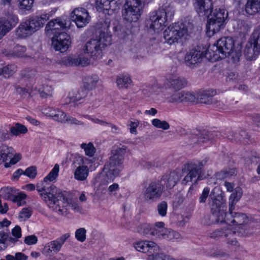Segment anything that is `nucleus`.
<instances>
[{
  "instance_id": "obj_1",
  "label": "nucleus",
  "mask_w": 260,
  "mask_h": 260,
  "mask_svg": "<svg viewBox=\"0 0 260 260\" xmlns=\"http://www.w3.org/2000/svg\"><path fill=\"white\" fill-rule=\"evenodd\" d=\"M241 49V45H236L232 37H222L216 43L209 46L206 50V56L212 61L228 58L230 61L235 63L239 60Z\"/></svg>"
},
{
  "instance_id": "obj_2",
  "label": "nucleus",
  "mask_w": 260,
  "mask_h": 260,
  "mask_svg": "<svg viewBox=\"0 0 260 260\" xmlns=\"http://www.w3.org/2000/svg\"><path fill=\"white\" fill-rule=\"evenodd\" d=\"M127 147L126 146L115 145L111 151L109 161L103 169V183L107 184L113 181L122 169V164Z\"/></svg>"
},
{
  "instance_id": "obj_3",
  "label": "nucleus",
  "mask_w": 260,
  "mask_h": 260,
  "mask_svg": "<svg viewBox=\"0 0 260 260\" xmlns=\"http://www.w3.org/2000/svg\"><path fill=\"white\" fill-rule=\"evenodd\" d=\"M56 10L50 12H43L40 14L30 16L21 22L15 30L16 35L20 38H25L43 27L50 17L55 13Z\"/></svg>"
},
{
  "instance_id": "obj_4",
  "label": "nucleus",
  "mask_w": 260,
  "mask_h": 260,
  "mask_svg": "<svg viewBox=\"0 0 260 260\" xmlns=\"http://www.w3.org/2000/svg\"><path fill=\"white\" fill-rule=\"evenodd\" d=\"M192 28V24L186 21L171 24L164 31L165 42L170 45L183 43L189 35V29Z\"/></svg>"
},
{
  "instance_id": "obj_5",
  "label": "nucleus",
  "mask_w": 260,
  "mask_h": 260,
  "mask_svg": "<svg viewBox=\"0 0 260 260\" xmlns=\"http://www.w3.org/2000/svg\"><path fill=\"white\" fill-rule=\"evenodd\" d=\"M112 43L111 35L108 32H102L99 37L88 41L83 46V51L88 54L94 60L101 59L103 55V50Z\"/></svg>"
},
{
  "instance_id": "obj_6",
  "label": "nucleus",
  "mask_w": 260,
  "mask_h": 260,
  "mask_svg": "<svg viewBox=\"0 0 260 260\" xmlns=\"http://www.w3.org/2000/svg\"><path fill=\"white\" fill-rule=\"evenodd\" d=\"M174 9L171 6L152 12L146 21L147 26L154 32L161 31L174 17Z\"/></svg>"
},
{
  "instance_id": "obj_7",
  "label": "nucleus",
  "mask_w": 260,
  "mask_h": 260,
  "mask_svg": "<svg viewBox=\"0 0 260 260\" xmlns=\"http://www.w3.org/2000/svg\"><path fill=\"white\" fill-rule=\"evenodd\" d=\"M69 206L75 212H81L82 207L79 205L76 200H69L66 197V192L60 190L56 197L51 208L60 215L67 214V207Z\"/></svg>"
},
{
  "instance_id": "obj_8",
  "label": "nucleus",
  "mask_w": 260,
  "mask_h": 260,
  "mask_svg": "<svg viewBox=\"0 0 260 260\" xmlns=\"http://www.w3.org/2000/svg\"><path fill=\"white\" fill-rule=\"evenodd\" d=\"M144 0H126L122 11L123 19L128 22H137L141 15Z\"/></svg>"
},
{
  "instance_id": "obj_9",
  "label": "nucleus",
  "mask_w": 260,
  "mask_h": 260,
  "mask_svg": "<svg viewBox=\"0 0 260 260\" xmlns=\"http://www.w3.org/2000/svg\"><path fill=\"white\" fill-rule=\"evenodd\" d=\"M211 200L210 206L212 215L215 218L216 222L222 223L226 216V200L224 193L221 191L220 193L212 197Z\"/></svg>"
},
{
  "instance_id": "obj_10",
  "label": "nucleus",
  "mask_w": 260,
  "mask_h": 260,
  "mask_svg": "<svg viewBox=\"0 0 260 260\" xmlns=\"http://www.w3.org/2000/svg\"><path fill=\"white\" fill-rule=\"evenodd\" d=\"M165 189L159 180L151 181L144 186L143 190V195L145 201L152 203L159 200Z\"/></svg>"
},
{
  "instance_id": "obj_11",
  "label": "nucleus",
  "mask_w": 260,
  "mask_h": 260,
  "mask_svg": "<svg viewBox=\"0 0 260 260\" xmlns=\"http://www.w3.org/2000/svg\"><path fill=\"white\" fill-rule=\"evenodd\" d=\"M237 231L231 229L229 226L217 229L211 232L209 236L211 238H224L226 243L234 247L236 250L240 247V244L236 239Z\"/></svg>"
},
{
  "instance_id": "obj_12",
  "label": "nucleus",
  "mask_w": 260,
  "mask_h": 260,
  "mask_svg": "<svg viewBox=\"0 0 260 260\" xmlns=\"http://www.w3.org/2000/svg\"><path fill=\"white\" fill-rule=\"evenodd\" d=\"M236 208H232L231 210L229 209V213H226L225 220L222 222H226L228 224L233 223L236 225H241L239 229L241 230L239 231V233L241 234L247 235V232L245 231L246 226L245 224L248 221V218L246 214L241 212H238Z\"/></svg>"
},
{
  "instance_id": "obj_13",
  "label": "nucleus",
  "mask_w": 260,
  "mask_h": 260,
  "mask_svg": "<svg viewBox=\"0 0 260 260\" xmlns=\"http://www.w3.org/2000/svg\"><path fill=\"white\" fill-rule=\"evenodd\" d=\"M36 188L42 199L51 208L59 189L52 184H47L44 181L41 185L38 184Z\"/></svg>"
},
{
  "instance_id": "obj_14",
  "label": "nucleus",
  "mask_w": 260,
  "mask_h": 260,
  "mask_svg": "<svg viewBox=\"0 0 260 260\" xmlns=\"http://www.w3.org/2000/svg\"><path fill=\"white\" fill-rule=\"evenodd\" d=\"M135 248L140 252L152 254L150 260H165L167 256L163 253H156L159 250V247L152 241L139 242L136 244Z\"/></svg>"
},
{
  "instance_id": "obj_15",
  "label": "nucleus",
  "mask_w": 260,
  "mask_h": 260,
  "mask_svg": "<svg viewBox=\"0 0 260 260\" xmlns=\"http://www.w3.org/2000/svg\"><path fill=\"white\" fill-rule=\"evenodd\" d=\"M205 164V162L204 163L203 161L198 164H188L187 165V169L188 173L183 179L182 184L186 185L189 182L194 181V183H196L198 180H202L201 176V170Z\"/></svg>"
},
{
  "instance_id": "obj_16",
  "label": "nucleus",
  "mask_w": 260,
  "mask_h": 260,
  "mask_svg": "<svg viewBox=\"0 0 260 260\" xmlns=\"http://www.w3.org/2000/svg\"><path fill=\"white\" fill-rule=\"evenodd\" d=\"M71 45L70 36L64 32H58L52 39V46L56 51H67Z\"/></svg>"
},
{
  "instance_id": "obj_17",
  "label": "nucleus",
  "mask_w": 260,
  "mask_h": 260,
  "mask_svg": "<svg viewBox=\"0 0 260 260\" xmlns=\"http://www.w3.org/2000/svg\"><path fill=\"white\" fill-rule=\"evenodd\" d=\"M60 63L66 66L86 67L90 64V60L82 53H80L62 57Z\"/></svg>"
},
{
  "instance_id": "obj_18",
  "label": "nucleus",
  "mask_w": 260,
  "mask_h": 260,
  "mask_svg": "<svg viewBox=\"0 0 260 260\" xmlns=\"http://www.w3.org/2000/svg\"><path fill=\"white\" fill-rule=\"evenodd\" d=\"M206 56V52L204 53L199 48H194L189 50L186 52L184 57V61L186 66L193 68L200 63L203 58Z\"/></svg>"
},
{
  "instance_id": "obj_19",
  "label": "nucleus",
  "mask_w": 260,
  "mask_h": 260,
  "mask_svg": "<svg viewBox=\"0 0 260 260\" xmlns=\"http://www.w3.org/2000/svg\"><path fill=\"white\" fill-rule=\"evenodd\" d=\"M70 17L79 28L85 26L90 21V16L87 10L82 8L75 9L71 12Z\"/></svg>"
},
{
  "instance_id": "obj_20",
  "label": "nucleus",
  "mask_w": 260,
  "mask_h": 260,
  "mask_svg": "<svg viewBox=\"0 0 260 260\" xmlns=\"http://www.w3.org/2000/svg\"><path fill=\"white\" fill-rule=\"evenodd\" d=\"M18 22V17L12 14H8L0 17V39L9 32Z\"/></svg>"
},
{
  "instance_id": "obj_21",
  "label": "nucleus",
  "mask_w": 260,
  "mask_h": 260,
  "mask_svg": "<svg viewBox=\"0 0 260 260\" xmlns=\"http://www.w3.org/2000/svg\"><path fill=\"white\" fill-rule=\"evenodd\" d=\"M69 237L70 234L67 233L57 239L47 243L42 250V253L45 255H49L51 253H57Z\"/></svg>"
},
{
  "instance_id": "obj_22",
  "label": "nucleus",
  "mask_w": 260,
  "mask_h": 260,
  "mask_svg": "<svg viewBox=\"0 0 260 260\" xmlns=\"http://www.w3.org/2000/svg\"><path fill=\"white\" fill-rule=\"evenodd\" d=\"M119 0H96L95 7L96 10L105 14L116 10L119 7Z\"/></svg>"
},
{
  "instance_id": "obj_23",
  "label": "nucleus",
  "mask_w": 260,
  "mask_h": 260,
  "mask_svg": "<svg viewBox=\"0 0 260 260\" xmlns=\"http://www.w3.org/2000/svg\"><path fill=\"white\" fill-rule=\"evenodd\" d=\"M193 6L201 16H209L213 9L212 0H193Z\"/></svg>"
},
{
  "instance_id": "obj_24",
  "label": "nucleus",
  "mask_w": 260,
  "mask_h": 260,
  "mask_svg": "<svg viewBox=\"0 0 260 260\" xmlns=\"http://www.w3.org/2000/svg\"><path fill=\"white\" fill-rule=\"evenodd\" d=\"M222 136L225 137L231 141H234L236 142H239L244 144H249V142H250V136L248 133L244 130H241L237 133L234 132L228 129Z\"/></svg>"
},
{
  "instance_id": "obj_25",
  "label": "nucleus",
  "mask_w": 260,
  "mask_h": 260,
  "mask_svg": "<svg viewBox=\"0 0 260 260\" xmlns=\"http://www.w3.org/2000/svg\"><path fill=\"white\" fill-rule=\"evenodd\" d=\"M167 228L165 227V223L162 221L156 222L153 225H148L146 229L148 234L155 236L156 238L162 239ZM147 234V232H145Z\"/></svg>"
},
{
  "instance_id": "obj_26",
  "label": "nucleus",
  "mask_w": 260,
  "mask_h": 260,
  "mask_svg": "<svg viewBox=\"0 0 260 260\" xmlns=\"http://www.w3.org/2000/svg\"><path fill=\"white\" fill-rule=\"evenodd\" d=\"M224 24L208 17L206 26V33L207 36L211 37L218 32L223 27Z\"/></svg>"
},
{
  "instance_id": "obj_27",
  "label": "nucleus",
  "mask_w": 260,
  "mask_h": 260,
  "mask_svg": "<svg viewBox=\"0 0 260 260\" xmlns=\"http://www.w3.org/2000/svg\"><path fill=\"white\" fill-rule=\"evenodd\" d=\"M208 17L225 24L228 17V13L224 8H216L211 10V13Z\"/></svg>"
},
{
  "instance_id": "obj_28",
  "label": "nucleus",
  "mask_w": 260,
  "mask_h": 260,
  "mask_svg": "<svg viewBox=\"0 0 260 260\" xmlns=\"http://www.w3.org/2000/svg\"><path fill=\"white\" fill-rule=\"evenodd\" d=\"M88 91L84 88L70 92L67 97V103H75L84 99L87 95Z\"/></svg>"
},
{
  "instance_id": "obj_29",
  "label": "nucleus",
  "mask_w": 260,
  "mask_h": 260,
  "mask_svg": "<svg viewBox=\"0 0 260 260\" xmlns=\"http://www.w3.org/2000/svg\"><path fill=\"white\" fill-rule=\"evenodd\" d=\"M260 54V49L248 42L244 50V55L247 60H255Z\"/></svg>"
},
{
  "instance_id": "obj_30",
  "label": "nucleus",
  "mask_w": 260,
  "mask_h": 260,
  "mask_svg": "<svg viewBox=\"0 0 260 260\" xmlns=\"http://www.w3.org/2000/svg\"><path fill=\"white\" fill-rule=\"evenodd\" d=\"M101 85V81L99 77L96 75L87 77L84 81V87L88 91L93 90Z\"/></svg>"
},
{
  "instance_id": "obj_31",
  "label": "nucleus",
  "mask_w": 260,
  "mask_h": 260,
  "mask_svg": "<svg viewBox=\"0 0 260 260\" xmlns=\"http://www.w3.org/2000/svg\"><path fill=\"white\" fill-rule=\"evenodd\" d=\"M66 27L64 20L57 18L48 22L46 26L47 31H51L52 33L56 34V30L62 29Z\"/></svg>"
},
{
  "instance_id": "obj_32",
  "label": "nucleus",
  "mask_w": 260,
  "mask_h": 260,
  "mask_svg": "<svg viewBox=\"0 0 260 260\" xmlns=\"http://www.w3.org/2000/svg\"><path fill=\"white\" fill-rule=\"evenodd\" d=\"M178 181V177L175 172H171L169 175H164L159 181L163 185V187L166 186L168 189H171L173 187Z\"/></svg>"
},
{
  "instance_id": "obj_33",
  "label": "nucleus",
  "mask_w": 260,
  "mask_h": 260,
  "mask_svg": "<svg viewBox=\"0 0 260 260\" xmlns=\"http://www.w3.org/2000/svg\"><path fill=\"white\" fill-rule=\"evenodd\" d=\"M216 94V91L213 89L203 91L198 95L197 100L194 102L205 104H211L212 103V98Z\"/></svg>"
},
{
  "instance_id": "obj_34",
  "label": "nucleus",
  "mask_w": 260,
  "mask_h": 260,
  "mask_svg": "<svg viewBox=\"0 0 260 260\" xmlns=\"http://www.w3.org/2000/svg\"><path fill=\"white\" fill-rule=\"evenodd\" d=\"M116 83L119 89L129 88L132 85V81L128 74H120L117 76Z\"/></svg>"
},
{
  "instance_id": "obj_35",
  "label": "nucleus",
  "mask_w": 260,
  "mask_h": 260,
  "mask_svg": "<svg viewBox=\"0 0 260 260\" xmlns=\"http://www.w3.org/2000/svg\"><path fill=\"white\" fill-rule=\"evenodd\" d=\"M244 164L246 166H252L256 165L260 162V157L259 154L254 151L247 152L244 157Z\"/></svg>"
},
{
  "instance_id": "obj_36",
  "label": "nucleus",
  "mask_w": 260,
  "mask_h": 260,
  "mask_svg": "<svg viewBox=\"0 0 260 260\" xmlns=\"http://www.w3.org/2000/svg\"><path fill=\"white\" fill-rule=\"evenodd\" d=\"M48 117L55 121L61 123H67L69 124H80V122L75 118L71 116L70 115H49Z\"/></svg>"
},
{
  "instance_id": "obj_37",
  "label": "nucleus",
  "mask_w": 260,
  "mask_h": 260,
  "mask_svg": "<svg viewBox=\"0 0 260 260\" xmlns=\"http://www.w3.org/2000/svg\"><path fill=\"white\" fill-rule=\"evenodd\" d=\"M14 149L6 144H2L0 146V160L5 162L11 158L14 154Z\"/></svg>"
},
{
  "instance_id": "obj_38",
  "label": "nucleus",
  "mask_w": 260,
  "mask_h": 260,
  "mask_svg": "<svg viewBox=\"0 0 260 260\" xmlns=\"http://www.w3.org/2000/svg\"><path fill=\"white\" fill-rule=\"evenodd\" d=\"M222 135L221 133L217 131H209L207 129H203L200 133L199 141L205 142L208 140H212L215 137H222Z\"/></svg>"
},
{
  "instance_id": "obj_39",
  "label": "nucleus",
  "mask_w": 260,
  "mask_h": 260,
  "mask_svg": "<svg viewBox=\"0 0 260 260\" xmlns=\"http://www.w3.org/2000/svg\"><path fill=\"white\" fill-rule=\"evenodd\" d=\"M245 11L249 15H254L260 11V0H248Z\"/></svg>"
},
{
  "instance_id": "obj_40",
  "label": "nucleus",
  "mask_w": 260,
  "mask_h": 260,
  "mask_svg": "<svg viewBox=\"0 0 260 260\" xmlns=\"http://www.w3.org/2000/svg\"><path fill=\"white\" fill-rule=\"evenodd\" d=\"M185 99L186 100L191 102H194L195 96L190 93H186L185 96L184 98V94L182 92H176L173 94L171 97L170 101L173 102H181Z\"/></svg>"
},
{
  "instance_id": "obj_41",
  "label": "nucleus",
  "mask_w": 260,
  "mask_h": 260,
  "mask_svg": "<svg viewBox=\"0 0 260 260\" xmlns=\"http://www.w3.org/2000/svg\"><path fill=\"white\" fill-rule=\"evenodd\" d=\"M89 170L85 166H78L74 172V178L78 180L83 181L88 175Z\"/></svg>"
},
{
  "instance_id": "obj_42",
  "label": "nucleus",
  "mask_w": 260,
  "mask_h": 260,
  "mask_svg": "<svg viewBox=\"0 0 260 260\" xmlns=\"http://www.w3.org/2000/svg\"><path fill=\"white\" fill-rule=\"evenodd\" d=\"M168 80L172 87L175 89H180L186 84L185 80L176 76L171 77Z\"/></svg>"
},
{
  "instance_id": "obj_43",
  "label": "nucleus",
  "mask_w": 260,
  "mask_h": 260,
  "mask_svg": "<svg viewBox=\"0 0 260 260\" xmlns=\"http://www.w3.org/2000/svg\"><path fill=\"white\" fill-rule=\"evenodd\" d=\"M11 134L14 136H18L20 134H26L28 130L26 127L19 123H15L10 128Z\"/></svg>"
},
{
  "instance_id": "obj_44",
  "label": "nucleus",
  "mask_w": 260,
  "mask_h": 260,
  "mask_svg": "<svg viewBox=\"0 0 260 260\" xmlns=\"http://www.w3.org/2000/svg\"><path fill=\"white\" fill-rule=\"evenodd\" d=\"M236 171L235 168H225L216 173V176L218 179H223L236 175Z\"/></svg>"
},
{
  "instance_id": "obj_45",
  "label": "nucleus",
  "mask_w": 260,
  "mask_h": 260,
  "mask_svg": "<svg viewBox=\"0 0 260 260\" xmlns=\"http://www.w3.org/2000/svg\"><path fill=\"white\" fill-rule=\"evenodd\" d=\"M242 193L240 189H236L230 196L229 199V208H235L236 204L238 202L242 197Z\"/></svg>"
},
{
  "instance_id": "obj_46",
  "label": "nucleus",
  "mask_w": 260,
  "mask_h": 260,
  "mask_svg": "<svg viewBox=\"0 0 260 260\" xmlns=\"http://www.w3.org/2000/svg\"><path fill=\"white\" fill-rule=\"evenodd\" d=\"M162 239L174 241L180 239V235L177 232L167 229Z\"/></svg>"
},
{
  "instance_id": "obj_47",
  "label": "nucleus",
  "mask_w": 260,
  "mask_h": 260,
  "mask_svg": "<svg viewBox=\"0 0 260 260\" xmlns=\"http://www.w3.org/2000/svg\"><path fill=\"white\" fill-rule=\"evenodd\" d=\"M248 42L260 49V28L254 30Z\"/></svg>"
},
{
  "instance_id": "obj_48",
  "label": "nucleus",
  "mask_w": 260,
  "mask_h": 260,
  "mask_svg": "<svg viewBox=\"0 0 260 260\" xmlns=\"http://www.w3.org/2000/svg\"><path fill=\"white\" fill-rule=\"evenodd\" d=\"M59 171V166L58 164H55L48 175L44 178V182H47V181H52L56 179L58 175Z\"/></svg>"
},
{
  "instance_id": "obj_49",
  "label": "nucleus",
  "mask_w": 260,
  "mask_h": 260,
  "mask_svg": "<svg viewBox=\"0 0 260 260\" xmlns=\"http://www.w3.org/2000/svg\"><path fill=\"white\" fill-rule=\"evenodd\" d=\"M14 189L11 187H3L1 189L0 193L5 199L10 200L14 196Z\"/></svg>"
},
{
  "instance_id": "obj_50",
  "label": "nucleus",
  "mask_w": 260,
  "mask_h": 260,
  "mask_svg": "<svg viewBox=\"0 0 260 260\" xmlns=\"http://www.w3.org/2000/svg\"><path fill=\"white\" fill-rule=\"evenodd\" d=\"M81 147L84 150L85 153L86 155L91 157L94 155L95 149L92 143L88 144L82 143L81 145Z\"/></svg>"
},
{
  "instance_id": "obj_51",
  "label": "nucleus",
  "mask_w": 260,
  "mask_h": 260,
  "mask_svg": "<svg viewBox=\"0 0 260 260\" xmlns=\"http://www.w3.org/2000/svg\"><path fill=\"white\" fill-rule=\"evenodd\" d=\"M152 124L156 128H161L164 130H167L170 128V125L166 121H161L158 119L152 120Z\"/></svg>"
},
{
  "instance_id": "obj_52",
  "label": "nucleus",
  "mask_w": 260,
  "mask_h": 260,
  "mask_svg": "<svg viewBox=\"0 0 260 260\" xmlns=\"http://www.w3.org/2000/svg\"><path fill=\"white\" fill-rule=\"evenodd\" d=\"M26 47L22 46L16 45L13 49V52L10 54V56L16 57L24 56V53L26 51Z\"/></svg>"
},
{
  "instance_id": "obj_53",
  "label": "nucleus",
  "mask_w": 260,
  "mask_h": 260,
  "mask_svg": "<svg viewBox=\"0 0 260 260\" xmlns=\"http://www.w3.org/2000/svg\"><path fill=\"white\" fill-rule=\"evenodd\" d=\"M18 2L21 10H29L32 7L34 0H18Z\"/></svg>"
},
{
  "instance_id": "obj_54",
  "label": "nucleus",
  "mask_w": 260,
  "mask_h": 260,
  "mask_svg": "<svg viewBox=\"0 0 260 260\" xmlns=\"http://www.w3.org/2000/svg\"><path fill=\"white\" fill-rule=\"evenodd\" d=\"M167 209L168 204L166 201H161L157 206V211L158 214L162 217H165L166 216Z\"/></svg>"
},
{
  "instance_id": "obj_55",
  "label": "nucleus",
  "mask_w": 260,
  "mask_h": 260,
  "mask_svg": "<svg viewBox=\"0 0 260 260\" xmlns=\"http://www.w3.org/2000/svg\"><path fill=\"white\" fill-rule=\"evenodd\" d=\"M39 92L41 97L46 98L52 95L53 88L51 86L44 85L41 90H39Z\"/></svg>"
},
{
  "instance_id": "obj_56",
  "label": "nucleus",
  "mask_w": 260,
  "mask_h": 260,
  "mask_svg": "<svg viewBox=\"0 0 260 260\" xmlns=\"http://www.w3.org/2000/svg\"><path fill=\"white\" fill-rule=\"evenodd\" d=\"M86 231L84 228H80L75 232V237L80 242H83L86 239Z\"/></svg>"
},
{
  "instance_id": "obj_57",
  "label": "nucleus",
  "mask_w": 260,
  "mask_h": 260,
  "mask_svg": "<svg viewBox=\"0 0 260 260\" xmlns=\"http://www.w3.org/2000/svg\"><path fill=\"white\" fill-rule=\"evenodd\" d=\"M15 71L16 68L14 66L9 65L4 67L2 72L5 76L9 77L12 75Z\"/></svg>"
},
{
  "instance_id": "obj_58",
  "label": "nucleus",
  "mask_w": 260,
  "mask_h": 260,
  "mask_svg": "<svg viewBox=\"0 0 260 260\" xmlns=\"http://www.w3.org/2000/svg\"><path fill=\"white\" fill-rule=\"evenodd\" d=\"M37 168L35 166L28 167L24 172V174L30 178H35L37 175Z\"/></svg>"
},
{
  "instance_id": "obj_59",
  "label": "nucleus",
  "mask_w": 260,
  "mask_h": 260,
  "mask_svg": "<svg viewBox=\"0 0 260 260\" xmlns=\"http://www.w3.org/2000/svg\"><path fill=\"white\" fill-rule=\"evenodd\" d=\"M26 197V194L24 193H19L17 196H14L12 198L13 202L16 203L18 206H20L25 203L24 200L25 199Z\"/></svg>"
},
{
  "instance_id": "obj_60",
  "label": "nucleus",
  "mask_w": 260,
  "mask_h": 260,
  "mask_svg": "<svg viewBox=\"0 0 260 260\" xmlns=\"http://www.w3.org/2000/svg\"><path fill=\"white\" fill-rule=\"evenodd\" d=\"M10 160L9 162H5L4 166L5 168H9L11 165H15L21 159V155L19 154H14V155L10 158Z\"/></svg>"
},
{
  "instance_id": "obj_61",
  "label": "nucleus",
  "mask_w": 260,
  "mask_h": 260,
  "mask_svg": "<svg viewBox=\"0 0 260 260\" xmlns=\"http://www.w3.org/2000/svg\"><path fill=\"white\" fill-rule=\"evenodd\" d=\"M210 189L208 187H206L204 188L202 193L199 197V202L200 203H205L209 196Z\"/></svg>"
},
{
  "instance_id": "obj_62",
  "label": "nucleus",
  "mask_w": 260,
  "mask_h": 260,
  "mask_svg": "<svg viewBox=\"0 0 260 260\" xmlns=\"http://www.w3.org/2000/svg\"><path fill=\"white\" fill-rule=\"evenodd\" d=\"M184 197L180 193H177L174 199L173 205L175 207L179 206L184 201Z\"/></svg>"
},
{
  "instance_id": "obj_63",
  "label": "nucleus",
  "mask_w": 260,
  "mask_h": 260,
  "mask_svg": "<svg viewBox=\"0 0 260 260\" xmlns=\"http://www.w3.org/2000/svg\"><path fill=\"white\" fill-rule=\"evenodd\" d=\"M209 256L214 257H224L228 256L229 255L225 252L220 250H213L208 254Z\"/></svg>"
},
{
  "instance_id": "obj_64",
  "label": "nucleus",
  "mask_w": 260,
  "mask_h": 260,
  "mask_svg": "<svg viewBox=\"0 0 260 260\" xmlns=\"http://www.w3.org/2000/svg\"><path fill=\"white\" fill-rule=\"evenodd\" d=\"M38 238L35 235H29L25 238L24 243L28 245H34L37 243Z\"/></svg>"
}]
</instances>
